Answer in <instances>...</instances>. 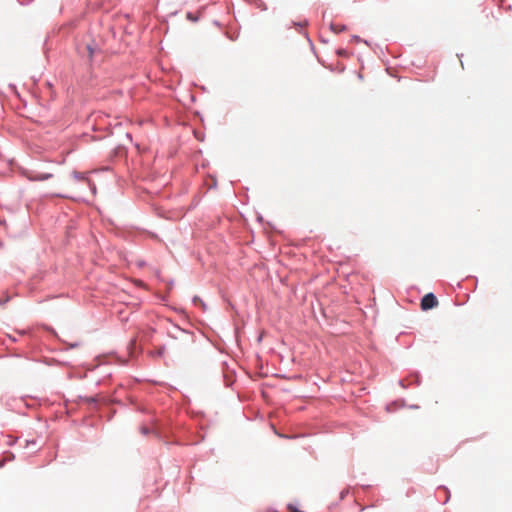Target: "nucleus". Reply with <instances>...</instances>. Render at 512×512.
Instances as JSON below:
<instances>
[{"instance_id": "obj_5", "label": "nucleus", "mask_w": 512, "mask_h": 512, "mask_svg": "<svg viewBox=\"0 0 512 512\" xmlns=\"http://www.w3.org/2000/svg\"><path fill=\"white\" fill-rule=\"evenodd\" d=\"M293 512H298V511L294 510Z\"/></svg>"}, {"instance_id": "obj_1", "label": "nucleus", "mask_w": 512, "mask_h": 512, "mask_svg": "<svg viewBox=\"0 0 512 512\" xmlns=\"http://www.w3.org/2000/svg\"><path fill=\"white\" fill-rule=\"evenodd\" d=\"M438 305V300L433 293L426 294L421 300V308L426 311L435 308Z\"/></svg>"}, {"instance_id": "obj_2", "label": "nucleus", "mask_w": 512, "mask_h": 512, "mask_svg": "<svg viewBox=\"0 0 512 512\" xmlns=\"http://www.w3.org/2000/svg\"><path fill=\"white\" fill-rule=\"evenodd\" d=\"M51 177H52V174L43 173V174H36L34 176H29V179L34 180V181H43V180H47Z\"/></svg>"}, {"instance_id": "obj_4", "label": "nucleus", "mask_w": 512, "mask_h": 512, "mask_svg": "<svg viewBox=\"0 0 512 512\" xmlns=\"http://www.w3.org/2000/svg\"><path fill=\"white\" fill-rule=\"evenodd\" d=\"M87 51H88V56L91 59L94 55L95 50L90 45H87Z\"/></svg>"}, {"instance_id": "obj_3", "label": "nucleus", "mask_w": 512, "mask_h": 512, "mask_svg": "<svg viewBox=\"0 0 512 512\" xmlns=\"http://www.w3.org/2000/svg\"><path fill=\"white\" fill-rule=\"evenodd\" d=\"M331 28L336 33H340L345 30V26L340 24H332Z\"/></svg>"}]
</instances>
